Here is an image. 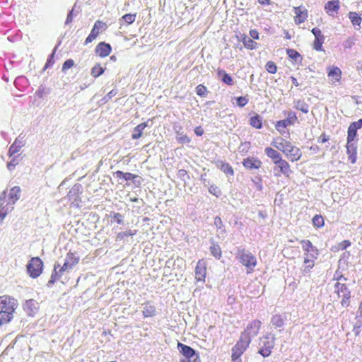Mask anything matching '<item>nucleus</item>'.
Segmentation results:
<instances>
[{"label": "nucleus", "instance_id": "obj_41", "mask_svg": "<svg viewBox=\"0 0 362 362\" xmlns=\"http://www.w3.org/2000/svg\"><path fill=\"white\" fill-rule=\"evenodd\" d=\"M105 68H103L100 66V64H96L92 69H91V76L94 78L99 77L103 73L105 72Z\"/></svg>", "mask_w": 362, "mask_h": 362}, {"label": "nucleus", "instance_id": "obj_45", "mask_svg": "<svg viewBox=\"0 0 362 362\" xmlns=\"http://www.w3.org/2000/svg\"><path fill=\"white\" fill-rule=\"evenodd\" d=\"M136 233V230H128L124 232H119L116 237L117 241L124 240L126 237L133 236Z\"/></svg>", "mask_w": 362, "mask_h": 362}, {"label": "nucleus", "instance_id": "obj_40", "mask_svg": "<svg viewBox=\"0 0 362 362\" xmlns=\"http://www.w3.org/2000/svg\"><path fill=\"white\" fill-rule=\"evenodd\" d=\"M349 18L351 20V22L353 24V25L360 26L361 21H362V18L358 13L352 12V11L349 12Z\"/></svg>", "mask_w": 362, "mask_h": 362}, {"label": "nucleus", "instance_id": "obj_61", "mask_svg": "<svg viewBox=\"0 0 362 362\" xmlns=\"http://www.w3.org/2000/svg\"><path fill=\"white\" fill-rule=\"evenodd\" d=\"M112 221L116 222L118 224H123L124 216L119 213H114L112 216Z\"/></svg>", "mask_w": 362, "mask_h": 362}, {"label": "nucleus", "instance_id": "obj_57", "mask_svg": "<svg viewBox=\"0 0 362 362\" xmlns=\"http://www.w3.org/2000/svg\"><path fill=\"white\" fill-rule=\"evenodd\" d=\"M251 147V144L250 141H245L240 144L238 147L240 153L243 154L247 153Z\"/></svg>", "mask_w": 362, "mask_h": 362}, {"label": "nucleus", "instance_id": "obj_7", "mask_svg": "<svg viewBox=\"0 0 362 362\" xmlns=\"http://www.w3.org/2000/svg\"><path fill=\"white\" fill-rule=\"evenodd\" d=\"M297 119L298 118L296 112L293 111H289L287 113L286 119L279 120L276 122L275 124V128L281 134L284 135V134H287L288 135H289V132H286L285 129L289 125L294 124Z\"/></svg>", "mask_w": 362, "mask_h": 362}, {"label": "nucleus", "instance_id": "obj_22", "mask_svg": "<svg viewBox=\"0 0 362 362\" xmlns=\"http://www.w3.org/2000/svg\"><path fill=\"white\" fill-rule=\"evenodd\" d=\"M261 324L262 323L259 320H255L247 327V329L245 331L250 334V339L257 335Z\"/></svg>", "mask_w": 362, "mask_h": 362}, {"label": "nucleus", "instance_id": "obj_9", "mask_svg": "<svg viewBox=\"0 0 362 362\" xmlns=\"http://www.w3.org/2000/svg\"><path fill=\"white\" fill-rule=\"evenodd\" d=\"M82 192L83 186L80 183L75 184L69 190L67 198L74 206H79V202H81L80 195Z\"/></svg>", "mask_w": 362, "mask_h": 362}, {"label": "nucleus", "instance_id": "obj_23", "mask_svg": "<svg viewBox=\"0 0 362 362\" xmlns=\"http://www.w3.org/2000/svg\"><path fill=\"white\" fill-rule=\"evenodd\" d=\"M346 153L349 155V159L351 163H355L356 161V153H357V146L354 141H351L346 143Z\"/></svg>", "mask_w": 362, "mask_h": 362}, {"label": "nucleus", "instance_id": "obj_62", "mask_svg": "<svg viewBox=\"0 0 362 362\" xmlns=\"http://www.w3.org/2000/svg\"><path fill=\"white\" fill-rule=\"evenodd\" d=\"M18 164V159L17 157H14L7 163V168L8 169V170L11 171L15 168V167Z\"/></svg>", "mask_w": 362, "mask_h": 362}, {"label": "nucleus", "instance_id": "obj_30", "mask_svg": "<svg viewBox=\"0 0 362 362\" xmlns=\"http://www.w3.org/2000/svg\"><path fill=\"white\" fill-rule=\"evenodd\" d=\"M214 226L216 228L217 231L218 233L217 235L218 237L220 238L221 236H222L223 238H225L226 230L220 216H216L214 218Z\"/></svg>", "mask_w": 362, "mask_h": 362}, {"label": "nucleus", "instance_id": "obj_38", "mask_svg": "<svg viewBox=\"0 0 362 362\" xmlns=\"http://www.w3.org/2000/svg\"><path fill=\"white\" fill-rule=\"evenodd\" d=\"M136 13H127L124 14L119 20V22L122 25V22L126 23L127 25H130L135 21Z\"/></svg>", "mask_w": 362, "mask_h": 362}, {"label": "nucleus", "instance_id": "obj_5", "mask_svg": "<svg viewBox=\"0 0 362 362\" xmlns=\"http://www.w3.org/2000/svg\"><path fill=\"white\" fill-rule=\"evenodd\" d=\"M43 267V262L40 257H32L26 265L27 272L31 278L35 279L42 273Z\"/></svg>", "mask_w": 362, "mask_h": 362}, {"label": "nucleus", "instance_id": "obj_55", "mask_svg": "<svg viewBox=\"0 0 362 362\" xmlns=\"http://www.w3.org/2000/svg\"><path fill=\"white\" fill-rule=\"evenodd\" d=\"M209 192L217 198L221 195V190L215 185H210L209 186Z\"/></svg>", "mask_w": 362, "mask_h": 362}, {"label": "nucleus", "instance_id": "obj_29", "mask_svg": "<svg viewBox=\"0 0 362 362\" xmlns=\"http://www.w3.org/2000/svg\"><path fill=\"white\" fill-rule=\"evenodd\" d=\"M143 306V315L144 317H151L156 315V307L150 302L142 304Z\"/></svg>", "mask_w": 362, "mask_h": 362}, {"label": "nucleus", "instance_id": "obj_50", "mask_svg": "<svg viewBox=\"0 0 362 362\" xmlns=\"http://www.w3.org/2000/svg\"><path fill=\"white\" fill-rule=\"evenodd\" d=\"M176 139L180 144H185L190 142V139L186 135L179 132H176Z\"/></svg>", "mask_w": 362, "mask_h": 362}, {"label": "nucleus", "instance_id": "obj_64", "mask_svg": "<svg viewBox=\"0 0 362 362\" xmlns=\"http://www.w3.org/2000/svg\"><path fill=\"white\" fill-rule=\"evenodd\" d=\"M117 94V90L116 89H112L110 90L103 98V100L106 103L110 99H111L113 96Z\"/></svg>", "mask_w": 362, "mask_h": 362}, {"label": "nucleus", "instance_id": "obj_4", "mask_svg": "<svg viewBox=\"0 0 362 362\" xmlns=\"http://www.w3.org/2000/svg\"><path fill=\"white\" fill-rule=\"evenodd\" d=\"M251 343L250 336L246 331L241 332L240 339L231 349L232 354L235 357H240Z\"/></svg>", "mask_w": 362, "mask_h": 362}, {"label": "nucleus", "instance_id": "obj_44", "mask_svg": "<svg viewBox=\"0 0 362 362\" xmlns=\"http://www.w3.org/2000/svg\"><path fill=\"white\" fill-rule=\"evenodd\" d=\"M23 146L21 142L18 143V141L16 140L13 144H12L8 149V154L10 157L13 156L15 153H18L20 151V148Z\"/></svg>", "mask_w": 362, "mask_h": 362}, {"label": "nucleus", "instance_id": "obj_28", "mask_svg": "<svg viewBox=\"0 0 362 362\" xmlns=\"http://www.w3.org/2000/svg\"><path fill=\"white\" fill-rule=\"evenodd\" d=\"M265 154L272 159L273 163L276 165L277 164L281 159L282 157L277 151L274 150L271 147H267L264 149Z\"/></svg>", "mask_w": 362, "mask_h": 362}, {"label": "nucleus", "instance_id": "obj_3", "mask_svg": "<svg viewBox=\"0 0 362 362\" xmlns=\"http://www.w3.org/2000/svg\"><path fill=\"white\" fill-rule=\"evenodd\" d=\"M237 257L239 262L248 269L247 273L253 272L257 265V259L255 255L243 248L238 249Z\"/></svg>", "mask_w": 362, "mask_h": 362}, {"label": "nucleus", "instance_id": "obj_34", "mask_svg": "<svg viewBox=\"0 0 362 362\" xmlns=\"http://www.w3.org/2000/svg\"><path fill=\"white\" fill-rule=\"evenodd\" d=\"M294 108L306 114L309 112V105L304 100H296L293 101Z\"/></svg>", "mask_w": 362, "mask_h": 362}, {"label": "nucleus", "instance_id": "obj_35", "mask_svg": "<svg viewBox=\"0 0 362 362\" xmlns=\"http://www.w3.org/2000/svg\"><path fill=\"white\" fill-rule=\"evenodd\" d=\"M61 45V41H59L57 45L53 49L52 53L48 56L45 65L43 68V70H46L50 68L54 64V54L57 52V47Z\"/></svg>", "mask_w": 362, "mask_h": 362}, {"label": "nucleus", "instance_id": "obj_2", "mask_svg": "<svg viewBox=\"0 0 362 362\" xmlns=\"http://www.w3.org/2000/svg\"><path fill=\"white\" fill-rule=\"evenodd\" d=\"M5 306L2 308V314H0V325L9 322L13 318V313L18 306L17 300L14 298L6 296Z\"/></svg>", "mask_w": 362, "mask_h": 362}, {"label": "nucleus", "instance_id": "obj_26", "mask_svg": "<svg viewBox=\"0 0 362 362\" xmlns=\"http://www.w3.org/2000/svg\"><path fill=\"white\" fill-rule=\"evenodd\" d=\"M217 76L218 78L225 84L228 86H233L234 82L232 76L228 74L225 70L221 69H217Z\"/></svg>", "mask_w": 362, "mask_h": 362}, {"label": "nucleus", "instance_id": "obj_49", "mask_svg": "<svg viewBox=\"0 0 362 362\" xmlns=\"http://www.w3.org/2000/svg\"><path fill=\"white\" fill-rule=\"evenodd\" d=\"M312 222L313 226L316 228H322L325 224L323 217L318 214L313 216Z\"/></svg>", "mask_w": 362, "mask_h": 362}, {"label": "nucleus", "instance_id": "obj_48", "mask_svg": "<svg viewBox=\"0 0 362 362\" xmlns=\"http://www.w3.org/2000/svg\"><path fill=\"white\" fill-rule=\"evenodd\" d=\"M76 5L75 4L73 6L72 9L69 11L66 21H65V25H68L70 23H71L74 19V17L76 16L77 15V13L79 12L78 9L76 10Z\"/></svg>", "mask_w": 362, "mask_h": 362}, {"label": "nucleus", "instance_id": "obj_12", "mask_svg": "<svg viewBox=\"0 0 362 362\" xmlns=\"http://www.w3.org/2000/svg\"><path fill=\"white\" fill-rule=\"evenodd\" d=\"M362 127V119H359L356 122H353L350 124L347 131V141H354L357 136V132Z\"/></svg>", "mask_w": 362, "mask_h": 362}, {"label": "nucleus", "instance_id": "obj_13", "mask_svg": "<svg viewBox=\"0 0 362 362\" xmlns=\"http://www.w3.org/2000/svg\"><path fill=\"white\" fill-rule=\"evenodd\" d=\"M23 308L27 315L33 317L37 313L39 307L35 300L29 299L25 300L23 305Z\"/></svg>", "mask_w": 362, "mask_h": 362}, {"label": "nucleus", "instance_id": "obj_46", "mask_svg": "<svg viewBox=\"0 0 362 362\" xmlns=\"http://www.w3.org/2000/svg\"><path fill=\"white\" fill-rule=\"evenodd\" d=\"M65 260L71 266L73 267L78 264L79 261V257H76L74 253L72 252H68L66 255V257L65 258Z\"/></svg>", "mask_w": 362, "mask_h": 362}, {"label": "nucleus", "instance_id": "obj_24", "mask_svg": "<svg viewBox=\"0 0 362 362\" xmlns=\"http://www.w3.org/2000/svg\"><path fill=\"white\" fill-rule=\"evenodd\" d=\"M21 195V188L18 186H14L10 189L8 195V204H14L19 199Z\"/></svg>", "mask_w": 362, "mask_h": 362}, {"label": "nucleus", "instance_id": "obj_8", "mask_svg": "<svg viewBox=\"0 0 362 362\" xmlns=\"http://www.w3.org/2000/svg\"><path fill=\"white\" fill-rule=\"evenodd\" d=\"M334 288L339 297H340V293L341 295V306L344 308L349 307L350 305L351 291L348 286L344 283L337 282L334 284Z\"/></svg>", "mask_w": 362, "mask_h": 362}, {"label": "nucleus", "instance_id": "obj_18", "mask_svg": "<svg viewBox=\"0 0 362 362\" xmlns=\"http://www.w3.org/2000/svg\"><path fill=\"white\" fill-rule=\"evenodd\" d=\"M340 8L339 0H332L327 2L325 5V10L329 16H334V13H337Z\"/></svg>", "mask_w": 362, "mask_h": 362}, {"label": "nucleus", "instance_id": "obj_31", "mask_svg": "<svg viewBox=\"0 0 362 362\" xmlns=\"http://www.w3.org/2000/svg\"><path fill=\"white\" fill-rule=\"evenodd\" d=\"M289 142L290 141L279 136L278 138L274 139L272 141L271 145L284 153L285 152L286 144H288Z\"/></svg>", "mask_w": 362, "mask_h": 362}, {"label": "nucleus", "instance_id": "obj_20", "mask_svg": "<svg viewBox=\"0 0 362 362\" xmlns=\"http://www.w3.org/2000/svg\"><path fill=\"white\" fill-rule=\"evenodd\" d=\"M210 247L209 251L211 255L216 259H220L222 257V252L219 244L216 242L213 238L209 240Z\"/></svg>", "mask_w": 362, "mask_h": 362}, {"label": "nucleus", "instance_id": "obj_60", "mask_svg": "<svg viewBox=\"0 0 362 362\" xmlns=\"http://www.w3.org/2000/svg\"><path fill=\"white\" fill-rule=\"evenodd\" d=\"M13 207L0 206V225L3 223V221L9 211H11Z\"/></svg>", "mask_w": 362, "mask_h": 362}, {"label": "nucleus", "instance_id": "obj_53", "mask_svg": "<svg viewBox=\"0 0 362 362\" xmlns=\"http://www.w3.org/2000/svg\"><path fill=\"white\" fill-rule=\"evenodd\" d=\"M265 69L270 74H275L277 71V66L272 61H269L265 64Z\"/></svg>", "mask_w": 362, "mask_h": 362}, {"label": "nucleus", "instance_id": "obj_52", "mask_svg": "<svg viewBox=\"0 0 362 362\" xmlns=\"http://www.w3.org/2000/svg\"><path fill=\"white\" fill-rule=\"evenodd\" d=\"M313 259H310L308 257L304 258L303 262H304V264H307L303 269L304 272L308 273L313 268V267H314V260Z\"/></svg>", "mask_w": 362, "mask_h": 362}, {"label": "nucleus", "instance_id": "obj_42", "mask_svg": "<svg viewBox=\"0 0 362 362\" xmlns=\"http://www.w3.org/2000/svg\"><path fill=\"white\" fill-rule=\"evenodd\" d=\"M104 25V23L100 21H96L94 23L93 27L91 29V31L90 33V35L94 36L95 37H97L100 33V30L103 28Z\"/></svg>", "mask_w": 362, "mask_h": 362}, {"label": "nucleus", "instance_id": "obj_14", "mask_svg": "<svg viewBox=\"0 0 362 362\" xmlns=\"http://www.w3.org/2000/svg\"><path fill=\"white\" fill-rule=\"evenodd\" d=\"M111 52V45L105 42H99L95 48V54L102 58L107 57Z\"/></svg>", "mask_w": 362, "mask_h": 362}, {"label": "nucleus", "instance_id": "obj_17", "mask_svg": "<svg viewBox=\"0 0 362 362\" xmlns=\"http://www.w3.org/2000/svg\"><path fill=\"white\" fill-rule=\"evenodd\" d=\"M236 37L238 41L242 42L244 47L247 49L253 50L257 49V43L245 34L240 33Z\"/></svg>", "mask_w": 362, "mask_h": 362}, {"label": "nucleus", "instance_id": "obj_54", "mask_svg": "<svg viewBox=\"0 0 362 362\" xmlns=\"http://www.w3.org/2000/svg\"><path fill=\"white\" fill-rule=\"evenodd\" d=\"M207 93V88L205 86L199 84L196 87V93L200 97H206Z\"/></svg>", "mask_w": 362, "mask_h": 362}, {"label": "nucleus", "instance_id": "obj_21", "mask_svg": "<svg viewBox=\"0 0 362 362\" xmlns=\"http://www.w3.org/2000/svg\"><path fill=\"white\" fill-rule=\"evenodd\" d=\"M294 13L296 14L295 22L300 24L305 22L308 17V11L301 6L294 7Z\"/></svg>", "mask_w": 362, "mask_h": 362}, {"label": "nucleus", "instance_id": "obj_11", "mask_svg": "<svg viewBox=\"0 0 362 362\" xmlns=\"http://www.w3.org/2000/svg\"><path fill=\"white\" fill-rule=\"evenodd\" d=\"M303 250L309 255L310 258L317 259L319 256V250L313 245L309 240H302L300 241Z\"/></svg>", "mask_w": 362, "mask_h": 362}, {"label": "nucleus", "instance_id": "obj_33", "mask_svg": "<svg viewBox=\"0 0 362 362\" xmlns=\"http://www.w3.org/2000/svg\"><path fill=\"white\" fill-rule=\"evenodd\" d=\"M250 124L256 129L262 128V117L258 114H255L254 116L250 118Z\"/></svg>", "mask_w": 362, "mask_h": 362}, {"label": "nucleus", "instance_id": "obj_36", "mask_svg": "<svg viewBox=\"0 0 362 362\" xmlns=\"http://www.w3.org/2000/svg\"><path fill=\"white\" fill-rule=\"evenodd\" d=\"M114 176H115L118 179H122L125 181H131V180L136 178L135 175L131 173H124L121 170H117L113 173Z\"/></svg>", "mask_w": 362, "mask_h": 362}, {"label": "nucleus", "instance_id": "obj_25", "mask_svg": "<svg viewBox=\"0 0 362 362\" xmlns=\"http://www.w3.org/2000/svg\"><path fill=\"white\" fill-rule=\"evenodd\" d=\"M152 123V119H148L145 122H142L139 124H138L136 127L134 128L133 133L132 134V139H139L143 134V130L149 126V122Z\"/></svg>", "mask_w": 362, "mask_h": 362}, {"label": "nucleus", "instance_id": "obj_56", "mask_svg": "<svg viewBox=\"0 0 362 362\" xmlns=\"http://www.w3.org/2000/svg\"><path fill=\"white\" fill-rule=\"evenodd\" d=\"M235 100L238 106L243 107L247 104L249 98L247 96H238L235 98Z\"/></svg>", "mask_w": 362, "mask_h": 362}, {"label": "nucleus", "instance_id": "obj_16", "mask_svg": "<svg viewBox=\"0 0 362 362\" xmlns=\"http://www.w3.org/2000/svg\"><path fill=\"white\" fill-rule=\"evenodd\" d=\"M262 161L255 157H247L243 161V166L248 170L259 169L262 166Z\"/></svg>", "mask_w": 362, "mask_h": 362}, {"label": "nucleus", "instance_id": "obj_6", "mask_svg": "<svg viewBox=\"0 0 362 362\" xmlns=\"http://www.w3.org/2000/svg\"><path fill=\"white\" fill-rule=\"evenodd\" d=\"M177 349L187 362H201L199 353L191 346L178 341Z\"/></svg>", "mask_w": 362, "mask_h": 362}, {"label": "nucleus", "instance_id": "obj_47", "mask_svg": "<svg viewBox=\"0 0 362 362\" xmlns=\"http://www.w3.org/2000/svg\"><path fill=\"white\" fill-rule=\"evenodd\" d=\"M51 90L49 88H47L46 86L41 85L37 90L35 92V95L39 98H42L45 95L49 94Z\"/></svg>", "mask_w": 362, "mask_h": 362}, {"label": "nucleus", "instance_id": "obj_27", "mask_svg": "<svg viewBox=\"0 0 362 362\" xmlns=\"http://www.w3.org/2000/svg\"><path fill=\"white\" fill-rule=\"evenodd\" d=\"M216 165L218 168H219L222 172H223L227 176H233L234 175V171L232 166L223 160H218L216 162Z\"/></svg>", "mask_w": 362, "mask_h": 362}, {"label": "nucleus", "instance_id": "obj_39", "mask_svg": "<svg viewBox=\"0 0 362 362\" xmlns=\"http://www.w3.org/2000/svg\"><path fill=\"white\" fill-rule=\"evenodd\" d=\"M328 76L338 81L341 78V71L339 68L333 66L329 69Z\"/></svg>", "mask_w": 362, "mask_h": 362}, {"label": "nucleus", "instance_id": "obj_51", "mask_svg": "<svg viewBox=\"0 0 362 362\" xmlns=\"http://www.w3.org/2000/svg\"><path fill=\"white\" fill-rule=\"evenodd\" d=\"M286 53L291 59L295 60L296 62L298 61V59H302L301 55L298 52L293 49H287Z\"/></svg>", "mask_w": 362, "mask_h": 362}, {"label": "nucleus", "instance_id": "obj_32", "mask_svg": "<svg viewBox=\"0 0 362 362\" xmlns=\"http://www.w3.org/2000/svg\"><path fill=\"white\" fill-rule=\"evenodd\" d=\"M280 170V173L286 176H288L289 173H291L290 169V165L288 163L281 159L277 164H276Z\"/></svg>", "mask_w": 362, "mask_h": 362}, {"label": "nucleus", "instance_id": "obj_58", "mask_svg": "<svg viewBox=\"0 0 362 362\" xmlns=\"http://www.w3.org/2000/svg\"><path fill=\"white\" fill-rule=\"evenodd\" d=\"M74 66V62L73 59H66L62 65V71L64 73H66L68 69H71Z\"/></svg>", "mask_w": 362, "mask_h": 362}, {"label": "nucleus", "instance_id": "obj_37", "mask_svg": "<svg viewBox=\"0 0 362 362\" xmlns=\"http://www.w3.org/2000/svg\"><path fill=\"white\" fill-rule=\"evenodd\" d=\"M271 324L275 328L283 327L284 325V319L280 315H273L271 319Z\"/></svg>", "mask_w": 362, "mask_h": 362}, {"label": "nucleus", "instance_id": "obj_63", "mask_svg": "<svg viewBox=\"0 0 362 362\" xmlns=\"http://www.w3.org/2000/svg\"><path fill=\"white\" fill-rule=\"evenodd\" d=\"M27 80L25 76H18L15 79L14 84L16 87L18 89H20L19 86L23 85L24 83H26Z\"/></svg>", "mask_w": 362, "mask_h": 362}, {"label": "nucleus", "instance_id": "obj_10", "mask_svg": "<svg viewBox=\"0 0 362 362\" xmlns=\"http://www.w3.org/2000/svg\"><path fill=\"white\" fill-rule=\"evenodd\" d=\"M284 153L291 162L300 160L302 156L300 149L298 147L293 146L291 142L286 144L285 152H284Z\"/></svg>", "mask_w": 362, "mask_h": 362}, {"label": "nucleus", "instance_id": "obj_15", "mask_svg": "<svg viewBox=\"0 0 362 362\" xmlns=\"http://www.w3.org/2000/svg\"><path fill=\"white\" fill-rule=\"evenodd\" d=\"M206 274V264L203 259L198 261L195 267V279L197 281L204 282Z\"/></svg>", "mask_w": 362, "mask_h": 362}, {"label": "nucleus", "instance_id": "obj_19", "mask_svg": "<svg viewBox=\"0 0 362 362\" xmlns=\"http://www.w3.org/2000/svg\"><path fill=\"white\" fill-rule=\"evenodd\" d=\"M59 267H60V264L59 262H55L50 279L47 284V286L48 288H51L54 283L62 277L63 273L59 272V269L57 270Z\"/></svg>", "mask_w": 362, "mask_h": 362}, {"label": "nucleus", "instance_id": "obj_43", "mask_svg": "<svg viewBox=\"0 0 362 362\" xmlns=\"http://www.w3.org/2000/svg\"><path fill=\"white\" fill-rule=\"evenodd\" d=\"M325 41V36L322 35L320 37H315V40L313 42V49L316 51H322V45Z\"/></svg>", "mask_w": 362, "mask_h": 362}, {"label": "nucleus", "instance_id": "obj_1", "mask_svg": "<svg viewBox=\"0 0 362 362\" xmlns=\"http://www.w3.org/2000/svg\"><path fill=\"white\" fill-rule=\"evenodd\" d=\"M275 336L269 332L259 339V349L257 351L264 358L269 356L275 345Z\"/></svg>", "mask_w": 362, "mask_h": 362}, {"label": "nucleus", "instance_id": "obj_59", "mask_svg": "<svg viewBox=\"0 0 362 362\" xmlns=\"http://www.w3.org/2000/svg\"><path fill=\"white\" fill-rule=\"evenodd\" d=\"M177 177L180 178L185 183H186L187 181L190 179L187 170L184 169H180L178 170Z\"/></svg>", "mask_w": 362, "mask_h": 362}]
</instances>
